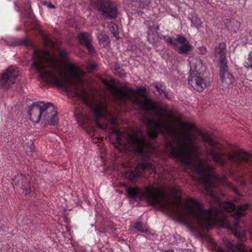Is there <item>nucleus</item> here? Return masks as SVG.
<instances>
[{"mask_svg":"<svg viewBox=\"0 0 252 252\" xmlns=\"http://www.w3.org/2000/svg\"><path fill=\"white\" fill-rule=\"evenodd\" d=\"M33 67L39 73L41 80L53 83L58 87L63 88L76 94L79 93L78 86L83 84L82 70L70 64L68 69L71 76L68 77L57 55L48 51L34 50Z\"/></svg>","mask_w":252,"mask_h":252,"instance_id":"nucleus-3","label":"nucleus"},{"mask_svg":"<svg viewBox=\"0 0 252 252\" xmlns=\"http://www.w3.org/2000/svg\"><path fill=\"white\" fill-rule=\"evenodd\" d=\"M78 39L81 44L85 45L90 53L93 54L95 53V50L91 44V37L89 33H81L78 35Z\"/></svg>","mask_w":252,"mask_h":252,"instance_id":"nucleus-18","label":"nucleus"},{"mask_svg":"<svg viewBox=\"0 0 252 252\" xmlns=\"http://www.w3.org/2000/svg\"><path fill=\"white\" fill-rule=\"evenodd\" d=\"M166 41L170 45H173L174 48H177V42L183 44L186 43L187 42H189L185 37L180 34L177 35L176 39L172 37H168L167 38Z\"/></svg>","mask_w":252,"mask_h":252,"instance_id":"nucleus-21","label":"nucleus"},{"mask_svg":"<svg viewBox=\"0 0 252 252\" xmlns=\"http://www.w3.org/2000/svg\"><path fill=\"white\" fill-rule=\"evenodd\" d=\"M234 235L240 240L242 241H245L247 239L246 235L244 230H243L239 226L238 221L234 223V227L233 230Z\"/></svg>","mask_w":252,"mask_h":252,"instance_id":"nucleus-20","label":"nucleus"},{"mask_svg":"<svg viewBox=\"0 0 252 252\" xmlns=\"http://www.w3.org/2000/svg\"><path fill=\"white\" fill-rule=\"evenodd\" d=\"M199 53L201 55H205L207 53V50L205 46H200L198 48Z\"/></svg>","mask_w":252,"mask_h":252,"instance_id":"nucleus-33","label":"nucleus"},{"mask_svg":"<svg viewBox=\"0 0 252 252\" xmlns=\"http://www.w3.org/2000/svg\"><path fill=\"white\" fill-rule=\"evenodd\" d=\"M113 34L115 37H116L117 38H118L119 33L117 32L116 31L113 32Z\"/></svg>","mask_w":252,"mask_h":252,"instance_id":"nucleus-37","label":"nucleus"},{"mask_svg":"<svg viewBox=\"0 0 252 252\" xmlns=\"http://www.w3.org/2000/svg\"><path fill=\"white\" fill-rule=\"evenodd\" d=\"M161 252H174L173 250H167V251H162Z\"/></svg>","mask_w":252,"mask_h":252,"instance_id":"nucleus-39","label":"nucleus"},{"mask_svg":"<svg viewBox=\"0 0 252 252\" xmlns=\"http://www.w3.org/2000/svg\"><path fill=\"white\" fill-rule=\"evenodd\" d=\"M47 7L50 8H54L55 7V6L53 4H52L51 3H49L48 4Z\"/></svg>","mask_w":252,"mask_h":252,"instance_id":"nucleus-35","label":"nucleus"},{"mask_svg":"<svg viewBox=\"0 0 252 252\" xmlns=\"http://www.w3.org/2000/svg\"><path fill=\"white\" fill-rule=\"evenodd\" d=\"M84 95V101L86 102H87V97H86V96L85 95V94H83Z\"/></svg>","mask_w":252,"mask_h":252,"instance_id":"nucleus-38","label":"nucleus"},{"mask_svg":"<svg viewBox=\"0 0 252 252\" xmlns=\"http://www.w3.org/2000/svg\"><path fill=\"white\" fill-rule=\"evenodd\" d=\"M45 45L48 47H53L55 43L52 41L50 38L45 34H42Z\"/></svg>","mask_w":252,"mask_h":252,"instance_id":"nucleus-26","label":"nucleus"},{"mask_svg":"<svg viewBox=\"0 0 252 252\" xmlns=\"http://www.w3.org/2000/svg\"><path fill=\"white\" fill-rule=\"evenodd\" d=\"M152 30L148 32V41L152 44H154L155 43V39L154 37V35L151 33Z\"/></svg>","mask_w":252,"mask_h":252,"instance_id":"nucleus-32","label":"nucleus"},{"mask_svg":"<svg viewBox=\"0 0 252 252\" xmlns=\"http://www.w3.org/2000/svg\"><path fill=\"white\" fill-rule=\"evenodd\" d=\"M97 39L100 44L102 45L103 47H106L109 45L110 41L107 35L101 32L97 34Z\"/></svg>","mask_w":252,"mask_h":252,"instance_id":"nucleus-23","label":"nucleus"},{"mask_svg":"<svg viewBox=\"0 0 252 252\" xmlns=\"http://www.w3.org/2000/svg\"><path fill=\"white\" fill-rule=\"evenodd\" d=\"M189 83L193 88L199 92H202L210 85V82L203 79L198 74H189Z\"/></svg>","mask_w":252,"mask_h":252,"instance_id":"nucleus-14","label":"nucleus"},{"mask_svg":"<svg viewBox=\"0 0 252 252\" xmlns=\"http://www.w3.org/2000/svg\"><path fill=\"white\" fill-rule=\"evenodd\" d=\"M91 5L99 11L106 14V16H117L116 4L106 0H90Z\"/></svg>","mask_w":252,"mask_h":252,"instance_id":"nucleus-7","label":"nucleus"},{"mask_svg":"<svg viewBox=\"0 0 252 252\" xmlns=\"http://www.w3.org/2000/svg\"><path fill=\"white\" fill-rule=\"evenodd\" d=\"M102 82L106 86L111 93L119 99L129 97L134 93L132 89L128 87L120 88L117 86L110 83L107 79H102Z\"/></svg>","mask_w":252,"mask_h":252,"instance_id":"nucleus-8","label":"nucleus"},{"mask_svg":"<svg viewBox=\"0 0 252 252\" xmlns=\"http://www.w3.org/2000/svg\"><path fill=\"white\" fill-rule=\"evenodd\" d=\"M45 103L43 102L34 103L30 108L29 114L30 119L35 123L41 122Z\"/></svg>","mask_w":252,"mask_h":252,"instance_id":"nucleus-13","label":"nucleus"},{"mask_svg":"<svg viewBox=\"0 0 252 252\" xmlns=\"http://www.w3.org/2000/svg\"><path fill=\"white\" fill-rule=\"evenodd\" d=\"M109 18H113L114 17H112V16H110V17H109Z\"/></svg>","mask_w":252,"mask_h":252,"instance_id":"nucleus-41","label":"nucleus"},{"mask_svg":"<svg viewBox=\"0 0 252 252\" xmlns=\"http://www.w3.org/2000/svg\"><path fill=\"white\" fill-rule=\"evenodd\" d=\"M192 46L189 42H187L186 43L182 44L180 46H177V48H174L178 53L183 54H187L189 52L192 50Z\"/></svg>","mask_w":252,"mask_h":252,"instance_id":"nucleus-22","label":"nucleus"},{"mask_svg":"<svg viewBox=\"0 0 252 252\" xmlns=\"http://www.w3.org/2000/svg\"><path fill=\"white\" fill-rule=\"evenodd\" d=\"M67 56V53L65 50L62 49L60 51V57L63 60H66Z\"/></svg>","mask_w":252,"mask_h":252,"instance_id":"nucleus-30","label":"nucleus"},{"mask_svg":"<svg viewBox=\"0 0 252 252\" xmlns=\"http://www.w3.org/2000/svg\"><path fill=\"white\" fill-rule=\"evenodd\" d=\"M189 19L194 27L197 28L201 27L202 22L198 17H190Z\"/></svg>","mask_w":252,"mask_h":252,"instance_id":"nucleus-25","label":"nucleus"},{"mask_svg":"<svg viewBox=\"0 0 252 252\" xmlns=\"http://www.w3.org/2000/svg\"><path fill=\"white\" fill-rule=\"evenodd\" d=\"M148 171L156 172V167L149 162L141 163L137 165L134 171L129 173L127 176L132 182H135L137 178L140 176L143 172Z\"/></svg>","mask_w":252,"mask_h":252,"instance_id":"nucleus-11","label":"nucleus"},{"mask_svg":"<svg viewBox=\"0 0 252 252\" xmlns=\"http://www.w3.org/2000/svg\"><path fill=\"white\" fill-rule=\"evenodd\" d=\"M189 62L190 68L189 74H198L202 66V60L199 57H191L189 58Z\"/></svg>","mask_w":252,"mask_h":252,"instance_id":"nucleus-17","label":"nucleus"},{"mask_svg":"<svg viewBox=\"0 0 252 252\" xmlns=\"http://www.w3.org/2000/svg\"><path fill=\"white\" fill-rule=\"evenodd\" d=\"M91 109L94 114L95 122L97 126L104 128L101 124L98 123V119L104 117L108 119L111 124H114L115 119L111 117L108 112L107 105L104 101H94L91 105Z\"/></svg>","mask_w":252,"mask_h":252,"instance_id":"nucleus-6","label":"nucleus"},{"mask_svg":"<svg viewBox=\"0 0 252 252\" xmlns=\"http://www.w3.org/2000/svg\"><path fill=\"white\" fill-rule=\"evenodd\" d=\"M127 193L132 198L146 200L151 204L167 209L181 219L191 232L196 234H201L204 229L215 225L218 219L216 211L204 209L203 204L196 200L189 199L183 204L176 189L168 191L163 187L150 185L143 189L129 187Z\"/></svg>","mask_w":252,"mask_h":252,"instance_id":"nucleus-2","label":"nucleus"},{"mask_svg":"<svg viewBox=\"0 0 252 252\" xmlns=\"http://www.w3.org/2000/svg\"><path fill=\"white\" fill-rule=\"evenodd\" d=\"M179 118V121L174 119L171 120V125L176 127V130L172 135L167 134L173 138V141L167 144V150L173 157L184 164L190 166L194 170L198 176V179L194 180L204 183L205 191L210 202L217 206V207L209 209L213 212L216 211L218 214V219L216 223L220 221H222L223 223L227 222L223 211L232 212V215L236 219L244 216L248 208L247 204L235 206L229 202L222 203L216 190L212 189L211 186L217 180V177L213 168L207 161L200 159L194 155L198 150L195 142L198 137H201L203 141L210 146L207 154L210 156L216 163L221 166L225 165L227 160L231 164H236L242 161H248L247 153L243 150H235L225 155L220 143L214 142L209 135L198 130L193 124L182 122L181 118Z\"/></svg>","mask_w":252,"mask_h":252,"instance_id":"nucleus-1","label":"nucleus"},{"mask_svg":"<svg viewBox=\"0 0 252 252\" xmlns=\"http://www.w3.org/2000/svg\"><path fill=\"white\" fill-rule=\"evenodd\" d=\"M132 90L134 93L130 97L120 100L130 99L135 103L139 104L144 110H154L158 120H151L146 117L143 119V122L147 126L148 135L151 137L157 136L159 132L173 135L176 127L171 125V120L174 119L179 121V117L174 116L172 111L166 106L159 105L149 99L146 95V89L144 88H138L136 91Z\"/></svg>","mask_w":252,"mask_h":252,"instance_id":"nucleus-4","label":"nucleus"},{"mask_svg":"<svg viewBox=\"0 0 252 252\" xmlns=\"http://www.w3.org/2000/svg\"><path fill=\"white\" fill-rule=\"evenodd\" d=\"M154 87L157 89V91L158 92L160 95H163L164 97H167L168 93L166 91L165 86L162 83H155L154 84Z\"/></svg>","mask_w":252,"mask_h":252,"instance_id":"nucleus-24","label":"nucleus"},{"mask_svg":"<svg viewBox=\"0 0 252 252\" xmlns=\"http://www.w3.org/2000/svg\"><path fill=\"white\" fill-rule=\"evenodd\" d=\"M227 64L220 66V78L222 89H226L232 86L235 79L233 75L229 71Z\"/></svg>","mask_w":252,"mask_h":252,"instance_id":"nucleus-12","label":"nucleus"},{"mask_svg":"<svg viewBox=\"0 0 252 252\" xmlns=\"http://www.w3.org/2000/svg\"><path fill=\"white\" fill-rule=\"evenodd\" d=\"M226 53V44L223 42L219 43L215 48L214 55L219 60L220 66L227 64Z\"/></svg>","mask_w":252,"mask_h":252,"instance_id":"nucleus-15","label":"nucleus"},{"mask_svg":"<svg viewBox=\"0 0 252 252\" xmlns=\"http://www.w3.org/2000/svg\"><path fill=\"white\" fill-rule=\"evenodd\" d=\"M134 228L141 232H144L147 231L146 225L142 222H138L134 225Z\"/></svg>","mask_w":252,"mask_h":252,"instance_id":"nucleus-28","label":"nucleus"},{"mask_svg":"<svg viewBox=\"0 0 252 252\" xmlns=\"http://www.w3.org/2000/svg\"><path fill=\"white\" fill-rule=\"evenodd\" d=\"M26 42L24 40L16 39L14 41H9L8 42V45L11 46H16L18 45H23L25 44Z\"/></svg>","mask_w":252,"mask_h":252,"instance_id":"nucleus-29","label":"nucleus"},{"mask_svg":"<svg viewBox=\"0 0 252 252\" xmlns=\"http://www.w3.org/2000/svg\"><path fill=\"white\" fill-rule=\"evenodd\" d=\"M151 0H136V1L139 3L140 6H144L145 5H148L150 2Z\"/></svg>","mask_w":252,"mask_h":252,"instance_id":"nucleus-31","label":"nucleus"},{"mask_svg":"<svg viewBox=\"0 0 252 252\" xmlns=\"http://www.w3.org/2000/svg\"><path fill=\"white\" fill-rule=\"evenodd\" d=\"M15 186L20 187L26 194L31 192V186L28 179L23 175H18L14 179Z\"/></svg>","mask_w":252,"mask_h":252,"instance_id":"nucleus-16","label":"nucleus"},{"mask_svg":"<svg viewBox=\"0 0 252 252\" xmlns=\"http://www.w3.org/2000/svg\"><path fill=\"white\" fill-rule=\"evenodd\" d=\"M244 66L248 68H252V51L249 53L248 57L244 63Z\"/></svg>","mask_w":252,"mask_h":252,"instance_id":"nucleus-27","label":"nucleus"},{"mask_svg":"<svg viewBox=\"0 0 252 252\" xmlns=\"http://www.w3.org/2000/svg\"><path fill=\"white\" fill-rule=\"evenodd\" d=\"M159 37L160 39L163 38V39H166V40L167 39V38H166L165 36H163V35L160 36H159Z\"/></svg>","mask_w":252,"mask_h":252,"instance_id":"nucleus-40","label":"nucleus"},{"mask_svg":"<svg viewBox=\"0 0 252 252\" xmlns=\"http://www.w3.org/2000/svg\"><path fill=\"white\" fill-rule=\"evenodd\" d=\"M19 75V70L14 67H8L5 72L1 73L0 78V88L7 89L15 83Z\"/></svg>","mask_w":252,"mask_h":252,"instance_id":"nucleus-9","label":"nucleus"},{"mask_svg":"<svg viewBox=\"0 0 252 252\" xmlns=\"http://www.w3.org/2000/svg\"><path fill=\"white\" fill-rule=\"evenodd\" d=\"M117 134L116 147L121 152L133 151L142 153L143 147L145 145L144 137L140 129L136 132L120 134L118 130H115Z\"/></svg>","mask_w":252,"mask_h":252,"instance_id":"nucleus-5","label":"nucleus"},{"mask_svg":"<svg viewBox=\"0 0 252 252\" xmlns=\"http://www.w3.org/2000/svg\"><path fill=\"white\" fill-rule=\"evenodd\" d=\"M89 69H93L95 67V65L94 64H89L87 66Z\"/></svg>","mask_w":252,"mask_h":252,"instance_id":"nucleus-34","label":"nucleus"},{"mask_svg":"<svg viewBox=\"0 0 252 252\" xmlns=\"http://www.w3.org/2000/svg\"><path fill=\"white\" fill-rule=\"evenodd\" d=\"M58 122L57 112L51 103L45 104L41 123L45 125H55Z\"/></svg>","mask_w":252,"mask_h":252,"instance_id":"nucleus-10","label":"nucleus"},{"mask_svg":"<svg viewBox=\"0 0 252 252\" xmlns=\"http://www.w3.org/2000/svg\"><path fill=\"white\" fill-rule=\"evenodd\" d=\"M250 252H252V249L250 251Z\"/></svg>","mask_w":252,"mask_h":252,"instance_id":"nucleus-42","label":"nucleus"},{"mask_svg":"<svg viewBox=\"0 0 252 252\" xmlns=\"http://www.w3.org/2000/svg\"><path fill=\"white\" fill-rule=\"evenodd\" d=\"M227 251H225L222 249L219 248L218 252H244L245 250L244 245L241 243L238 244L236 247H235L231 243L229 242L227 244Z\"/></svg>","mask_w":252,"mask_h":252,"instance_id":"nucleus-19","label":"nucleus"},{"mask_svg":"<svg viewBox=\"0 0 252 252\" xmlns=\"http://www.w3.org/2000/svg\"><path fill=\"white\" fill-rule=\"evenodd\" d=\"M153 29H154V31H157L158 29V26L155 25V26H153Z\"/></svg>","mask_w":252,"mask_h":252,"instance_id":"nucleus-36","label":"nucleus"}]
</instances>
